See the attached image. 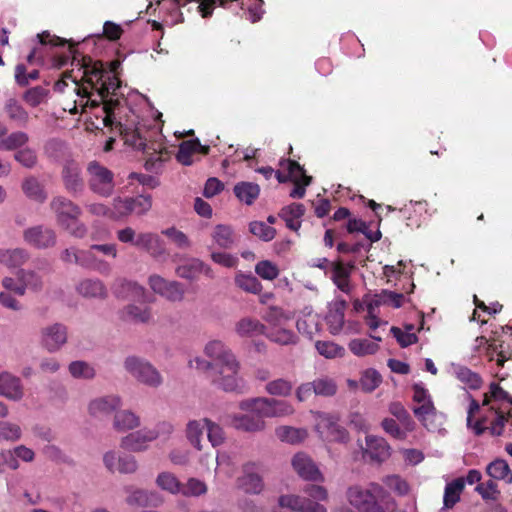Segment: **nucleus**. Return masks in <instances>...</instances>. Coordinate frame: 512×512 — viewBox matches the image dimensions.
Masks as SVG:
<instances>
[{
	"mask_svg": "<svg viewBox=\"0 0 512 512\" xmlns=\"http://www.w3.org/2000/svg\"><path fill=\"white\" fill-rule=\"evenodd\" d=\"M140 425V419L131 411H120L115 414L113 426L118 432L132 430Z\"/></svg>",
	"mask_w": 512,
	"mask_h": 512,
	"instance_id": "obj_38",
	"label": "nucleus"
},
{
	"mask_svg": "<svg viewBox=\"0 0 512 512\" xmlns=\"http://www.w3.org/2000/svg\"><path fill=\"white\" fill-rule=\"evenodd\" d=\"M501 333H499L497 330L492 331V336L489 337V339H486L485 337H481V340H486L488 342V352L489 354L493 355L494 353L497 355L496 362L499 366H503L504 363L512 358V349L510 343L512 342L511 335H506L505 328L500 327Z\"/></svg>",
	"mask_w": 512,
	"mask_h": 512,
	"instance_id": "obj_12",
	"label": "nucleus"
},
{
	"mask_svg": "<svg viewBox=\"0 0 512 512\" xmlns=\"http://www.w3.org/2000/svg\"><path fill=\"white\" fill-rule=\"evenodd\" d=\"M263 418L265 417L256 412H250L245 415H235L232 418V425L238 430L258 432L263 430L265 427Z\"/></svg>",
	"mask_w": 512,
	"mask_h": 512,
	"instance_id": "obj_25",
	"label": "nucleus"
},
{
	"mask_svg": "<svg viewBox=\"0 0 512 512\" xmlns=\"http://www.w3.org/2000/svg\"><path fill=\"white\" fill-rule=\"evenodd\" d=\"M276 434L281 441L291 444L302 442L308 435L305 429H298L289 426H282L276 430Z\"/></svg>",
	"mask_w": 512,
	"mask_h": 512,
	"instance_id": "obj_48",
	"label": "nucleus"
},
{
	"mask_svg": "<svg viewBox=\"0 0 512 512\" xmlns=\"http://www.w3.org/2000/svg\"><path fill=\"white\" fill-rule=\"evenodd\" d=\"M279 505L290 509V512H327L323 505L298 495H282L279 498Z\"/></svg>",
	"mask_w": 512,
	"mask_h": 512,
	"instance_id": "obj_16",
	"label": "nucleus"
},
{
	"mask_svg": "<svg viewBox=\"0 0 512 512\" xmlns=\"http://www.w3.org/2000/svg\"><path fill=\"white\" fill-rule=\"evenodd\" d=\"M351 268L352 266L347 267L341 262L334 263L332 268L331 279L333 280L337 288L346 294L350 293L351 291V285L349 280Z\"/></svg>",
	"mask_w": 512,
	"mask_h": 512,
	"instance_id": "obj_33",
	"label": "nucleus"
},
{
	"mask_svg": "<svg viewBox=\"0 0 512 512\" xmlns=\"http://www.w3.org/2000/svg\"><path fill=\"white\" fill-rule=\"evenodd\" d=\"M305 213V207L301 203H292L283 207L279 216L285 221L286 226L293 231L301 227V218Z\"/></svg>",
	"mask_w": 512,
	"mask_h": 512,
	"instance_id": "obj_28",
	"label": "nucleus"
},
{
	"mask_svg": "<svg viewBox=\"0 0 512 512\" xmlns=\"http://www.w3.org/2000/svg\"><path fill=\"white\" fill-rule=\"evenodd\" d=\"M312 177L306 174L304 168L299 172L295 179L291 182L294 184L293 189L290 191L289 196L294 199H301L305 196L306 187L310 185Z\"/></svg>",
	"mask_w": 512,
	"mask_h": 512,
	"instance_id": "obj_51",
	"label": "nucleus"
},
{
	"mask_svg": "<svg viewBox=\"0 0 512 512\" xmlns=\"http://www.w3.org/2000/svg\"><path fill=\"white\" fill-rule=\"evenodd\" d=\"M120 62L113 60L109 63L108 67H105L106 84L114 92L115 97L117 96V90L121 87V80L119 78Z\"/></svg>",
	"mask_w": 512,
	"mask_h": 512,
	"instance_id": "obj_57",
	"label": "nucleus"
},
{
	"mask_svg": "<svg viewBox=\"0 0 512 512\" xmlns=\"http://www.w3.org/2000/svg\"><path fill=\"white\" fill-rule=\"evenodd\" d=\"M121 406L120 398L117 396H104L94 399L89 404V413L95 418H104L113 413Z\"/></svg>",
	"mask_w": 512,
	"mask_h": 512,
	"instance_id": "obj_24",
	"label": "nucleus"
},
{
	"mask_svg": "<svg viewBox=\"0 0 512 512\" xmlns=\"http://www.w3.org/2000/svg\"><path fill=\"white\" fill-rule=\"evenodd\" d=\"M197 146H199V139H192L183 141L179 145L176 159L179 163L185 166H189L193 163L192 155L196 153Z\"/></svg>",
	"mask_w": 512,
	"mask_h": 512,
	"instance_id": "obj_45",
	"label": "nucleus"
},
{
	"mask_svg": "<svg viewBox=\"0 0 512 512\" xmlns=\"http://www.w3.org/2000/svg\"><path fill=\"white\" fill-rule=\"evenodd\" d=\"M73 69L65 72L75 84V92L81 98H86L85 106L96 108L103 105L106 116L103 119L106 127L112 126L114 110L120 105L110 86L106 84L105 66L103 62L90 56L73 57Z\"/></svg>",
	"mask_w": 512,
	"mask_h": 512,
	"instance_id": "obj_1",
	"label": "nucleus"
},
{
	"mask_svg": "<svg viewBox=\"0 0 512 512\" xmlns=\"http://www.w3.org/2000/svg\"><path fill=\"white\" fill-rule=\"evenodd\" d=\"M382 382V376L375 369L365 370L360 378L361 389L366 393L373 392Z\"/></svg>",
	"mask_w": 512,
	"mask_h": 512,
	"instance_id": "obj_52",
	"label": "nucleus"
},
{
	"mask_svg": "<svg viewBox=\"0 0 512 512\" xmlns=\"http://www.w3.org/2000/svg\"><path fill=\"white\" fill-rule=\"evenodd\" d=\"M389 412L397 419V421L405 428V430L413 431L415 422L409 412L400 402H392L389 405Z\"/></svg>",
	"mask_w": 512,
	"mask_h": 512,
	"instance_id": "obj_47",
	"label": "nucleus"
},
{
	"mask_svg": "<svg viewBox=\"0 0 512 512\" xmlns=\"http://www.w3.org/2000/svg\"><path fill=\"white\" fill-rule=\"evenodd\" d=\"M204 429H206V424H204L203 419L191 420L186 426V437L188 441L199 451L202 450L201 440Z\"/></svg>",
	"mask_w": 512,
	"mask_h": 512,
	"instance_id": "obj_42",
	"label": "nucleus"
},
{
	"mask_svg": "<svg viewBox=\"0 0 512 512\" xmlns=\"http://www.w3.org/2000/svg\"><path fill=\"white\" fill-rule=\"evenodd\" d=\"M4 111L7 117L19 126H24L28 122V112L15 98H10L6 101Z\"/></svg>",
	"mask_w": 512,
	"mask_h": 512,
	"instance_id": "obj_35",
	"label": "nucleus"
},
{
	"mask_svg": "<svg viewBox=\"0 0 512 512\" xmlns=\"http://www.w3.org/2000/svg\"><path fill=\"white\" fill-rule=\"evenodd\" d=\"M464 485L462 478H457L446 485L444 491V506L446 508H452L460 500Z\"/></svg>",
	"mask_w": 512,
	"mask_h": 512,
	"instance_id": "obj_43",
	"label": "nucleus"
},
{
	"mask_svg": "<svg viewBox=\"0 0 512 512\" xmlns=\"http://www.w3.org/2000/svg\"><path fill=\"white\" fill-rule=\"evenodd\" d=\"M61 181L64 189L73 197L83 194L86 187L82 166L75 159H65L61 165Z\"/></svg>",
	"mask_w": 512,
	"mask_h": 512,
	"instance_id": "obj_7",
	"label": "nucleus"
},
{
	"mask_svg": "<svg viewBox=\"0 0 512 512\" xmlns=\"http://www.w3.org/2000/svg\"><path fill=\"white\" fill-rule=\"evenodd\" d=\"M345 228L350 234L355 232L363 233L370 243L377 242L381 238V232L379 230L375 232L371 231L365 221L352 217V215L347 219Z\"/></svg>",
	"mask_w": 512,
	"mask_h": 512,
	"instance_id": "obj_34",
	"label": "nucleus"
},
{
	"mask_svg": "<svg viewBox=\"0 0 512 512\" xmlns=\"http://www.w3.org/2000/svg\"><path fill=\"white\" fill-rule=\"evenodd\" d=\"M292 466L297 474L305 479L310 481H322L323 477L316 464L312 461V459L304 454L297 453L292 459Z\"/></svg>",
	"mask_w": 512,
	"mask_h": 512,
	"instance_id": "obj_19",
	"label": "nucleus"
},
{
	"mask_svg": "<svg viewBox=\"0 0 512 512\" xmlns=\"http://www.w3.org/2000/svg\"><path fill=\"white\" fill-rule=\"evenodd\" d=\"M235 331L240 337H255L264 335L266 326L255 318L244 317L236 322Z\"/></svg>",
	"mask_w": 512,
	"mask_h": 512,
	"instance_id": "obj_30",
	"label": "nucleus"
},
{
	"mask_svg": "<svg viewBox=\"0 0 512 512\" xmlns=\"http://www.w3.org/2000/svg\"><path fill=\"white\" fill-rule=\"evenodd\" d=\"M349 504L358 512H395L396 502L378 483L350 486L346 493Z\"/></svg>",
	"mask_w": 512,
	"mask_h": 512,
	"instance_id": "obj_4",
	"label": "nucleus"
},
{
	"mask_svg": "<svg viewBox=\"0 0 512 512\" xmlns=\"http://www.w3.org/2000/svg\"><path fill=\"white\" fill-rule=\"evenodd\" d=\"M28 259V252L22 248L0 250V263L8 267H19L23 265Z\"/></svg>",
	"mask_w": 512,
	"mask_h": 512,
	"instance_id": "obj_39",
	"label": "nucleus"
},
{
	"mask_svg": "<svg viewBox=\"0 0 512 512\" xmlns=\"http://www.w3.org/2000/svg\"><path fill=\"white\" fill-rule=\"evenodd\" d=\"M204 351L206 356L214 360V363H206L211 382L227 392H242L245 385L238 377L240 364L233 352L220 340L207 343Z\"/></svg>",
	"mask_w": 512,
	"mask_h": 512,
	"instance_id": "obj_2",
	"label": "nucleus"
},
{
	"mask_svg": "<svg viewBox=\"0 0 512 512\" xmlns=\"http://www.w3.org/2000/svg\"><path fill=\"white\" fill-rule=\"evenodd\" d=\"M155 493L142 489H136L126 498L127 504L131 506L145 507L153 503Z\"/></svg>",
	"mask_w": 512,
	"mask_h": 512,
	"instance_id": "obj_58",
	"label": "nucleus"
},
{
	"mask_svg": "<svg viewBox=\"0 0 512 512\" xmlns=\"http://www.w3.org/2000/svg\"><path fill=\"white\" fill-rule=\"evenodd\" d=\"M210 238L212 241L210 248L229 250L238 242L239 236L236 234L232 226L227 224H217L212 228Z\"/></svg>",
	"mask_w": 512,
	"mask_h": 512,
	"instance_id": "obj_17",
	"label": "nucleus"
},
{
	"mask_svg": "<svg viewBox=\"0 0 512 512\" xmlns=\"http://www.w3.org/2000/svg\"><path fill=\"white\" fill-rule=\"evenodd\" d=\"M280 165L282 167H285L288 171L287 174H283L281 171H275L274 170V176L278 180L279 183H287L291 182L293 179H295L296 175L301 172L303 166H301L297 161L295 160H281Z\"/></svg>",
	"mask_w": 512,
	"mask_h": 512,
	"instance_id": "obj_49",
	"label": "nucleus"
},
{
	"mask_svg": "<svg viewBox=\"0 0 512 512\" xmlns=\"http://www.w3.org/2000/svg\"><path fill=\"white\" fill-rule=\"evenodd\" d=\"M176 274L184 279L196 280L200 274L213 279L215 274L212 268L198 258H192L176 268Z\"/></svg>",
	"mask_w": 512,
	"mask_h": 512,
	"instance_id": "obj_18",
	"label": "nucleus"
},
{
	"mask_svg": "<svg viewBox=\"0 0 512 512\" xmlns=\"http://www.w3.org/2000/svg\"><path fill=\"white\" fill-rule=\"evenodd\" d=\"M122 319L134 323H147L151 319V312L147 307L131 304L123 309Z\"/></svg>",
	"mask_w": 512,
	"mask_h": 512,
	"instance_id": "obj_41",
	"label": "nucleus"
},
{
	"mask_svg": "<svg viewBox=\"0 0 512 512\" xmlns=\"http://www.w3.org/2000/svg\"><path fill=\"white\" fill-rule=\"evenodd\" d=\"M149 285L151 289L172 302H179L184 298V288L177 281H167L159 275L149 277Z\"/></svg>",
	"mask_w": 512,
	"mask_h": 512,
	"instance_id": "obj_14",
	"label": "nucleus"
},
{
	"mask_svg": "<svg viewBox=\"0 0 512 512\" xmlns=\"http://www.w3.org/2000/svg\"><path fill=\"white\" fill-rule=\"evenodd\" d=\"M346 308L347 302L341 299L336 300L329 309L325 319L332 334L339 333L343 328Z\"/></svg>",
	"mask_w": 512,
	"mask_h": 512,
	"instance_id": "obj_27",
	"label": "nucleus"
},
{
	"mask_svg": "<svg viewBox=\"0 0 512 512\" xmlns=\"http://www.w3.org/2000/svg\"><path fill=\"white\" fill-rule=\"evenodd\" d=\"M23 238L26 243L38 249L52 247L56 243L54 230L42 225L26 229L23 233Z\"/></svg>",
	"mask_w": 512,
	"mask_h": 512,
	"instance_id": "obj_15",
	"label": "nucleus"
},
{
	"mask_svg": "<svg viewBox=\"0 0 512 512\" xmlns=\"http://www.w3.org/2000/svg\"><path fill=\"white\" fill-rule=\"evenodd\" d=\"M124 365L130 374L146 385L157 387L162 383L159 372L148 362H144L137 357H128Z\"/></svg>",
	"mask_w": 512,
	"mask_h": 512,
	"instance_id": "obj_9",
	"label": "nucleus"
},
{
	"mask_svg": "<svg viewBox=\"0 0 512 512\" xmlns=\"http://www.w3.org/2000/svg\"><path fill=\"white\" fill-rule=\"evenodd\" d=\"M24 194L31 200L43 203L47 199V193L37 178L30 176L22 183Z\"/></svg>",
	"mask_w": 512,
	"mask_h": 512,
	"instance_id": "obj_36",
	"label": "nucleus"
},
{
	"mask_svg": "<svg viewBox=\"0 0 512 512\" xmlns=\"http://www.w3.org/2000/svg\"><path fill=\"white\" fill-rule=\"evenodd\" d=\"M364 455L368 456L371 461L381 463L390 457L391 447L384 438L369 435L366 437Z\"/></svg>",
	"mask_w": 512,
	"mask_h": 512,
	"instance_id": "obj_21",
	"label": "nucleus"
},
{
	"mask_svg": "<svg viewBox=\"0 0 512 512\" xmlns=\"http://www.w3.org/2000/svg\"><path fill=\"white\" fill-rule=\"evenodd\" d=\"M510 405H512V396L498 383L492 382L482 402V406L486 409L473 425L475 435L480 436L489 430L491 435L501 436L506 423L512 416Z\"/></svg>",
	"mask_w": 512,
	"mask_h": 512,
	"instance_id": "obj_3",
	"label": "nucleus"
},
{
	"mask_svg": "<svg viewBox=\"0 0 512 512\" xmlns=\"http://www.w3.org/2000/svg\"><path fill=\"white\" fill-rule=\"evenodd\" d=\"M206 424L207 437L213 447H217L224 442L225 434L222 427L208 418H203Z\"/></svg>",
	"mask_w": 512,
	"mask_h": 512,
	"instance_id": "obj_59",
	"label": "nucleus"
},
{
	"mask_svg": "<svg viewBox=\"0 0 512 512\" xmlns=\"http://www.w3.org/2000/svg\"><path fill=\"white\" fill-rule=\"evenodd\" d=\"M119 127L125 144L150 156V160L163 161L165 159L164 156H168V151L166 148L159 147L158 149L150 146L138 128H124L121 123H119Z\"/></svg>",
	"mask_w": 512,
	"mask_h": 512,
	"instance_id": "obj_8",
	"label": "nucleus"
},
{
	"mask_svg": "<svg viewBox=\"0 0 512 512\" xmlns=\"http://www.w3.org/2000/svg\"><path fill=\"white\" fill-rule=\"evenodd\" d=\"M67 341V330L62 324H54L42 330V344L50 352L58 350Z\"/></svg>",
	"mask_w": 512,
	"mask_h": 512,
	"instance_id": "obj_22",
	"label": "nucleus"
},
{
	"mask_svg": "<svg viewBox=\"0 0 512 512\" xmlns=\"http://www.w3.org/2000/svg\"><path fill=\"white\" fill-rule=\"evenodd\" d=\"M242 471L243 475L237 479L238 488L248 494H259L264 488L260 465L249 462L243 465Z\"/></svg>",
	"mask_w": 512,
	"mask_h": 512,
	"instance_id": "obj_13",
	"label": "nucleus"
},
{
	"mask_svg": "<svg viewBox=\"0 0 512 512\" xmlns=\"http://www.w3.org/2000/svg\"><path fill=\"white\" fill-rule=\"evenodd\" d=\"M315 428L321 438L329 442H346L349 438L347 430L339 424L338 419L327 413L318 416Z\"/></svg>",
	"mask_w": 512,
	"mask_h": 512,
	"instance_id": "obj_10",
	"label": "nucleus"
},
{
	"mask_svg": "<svg viewBox=\"0 0 512 512\" xmlns=\"http://www.w3.org/2000/svg\"><path fill=\"white\" fill-rule=\"evenodd\" d=\"M457 378L467 384L471 389H478L481 386L482 380L480 376L467 367L460 366L455 370Z\"/></svg>",
	"mask_w": 512,
	"mask_h": 512,
	"instance_id": "obj_61",
	"label": "nucleus"
},
{
	"mask_svg": "<svg viewBox=\"0 0 512 512\" xmlns=\"http://www.w3.org/2000/svg\"><path fill=\"white\" fill-rule=\"evenodd\" d=\"M314 394L320 396H333L337 391L336 383L329 378H318L312 381Z\"/></svg>",
	"mask_w": 512,
	"mask_h": 512,
	"instance_id": "obj_64",
	"label": "nucleus"
},
{
	"mask_svg": "<svg viewBox=\"0 0 512 512\" xmlns=\"http://www.w3.org/2000/svg\"><path fill=\"white\" fill-rule=\"evenodd\" d=\"M157 436L158 433L153 430H138L122 438L121 447L129 451L139 452L145 450L147 444L155 440Z\"/></svg>",
	"mask_w": 512,
	"mask_h": 512,
	"instance_id": "obj_20",
	"label": "nucleus"
},
{
	"mask_svg": "<svg viewBox=\"0 0 512 512\" xmlns=\"http://www.w3.org/2000/svg\"><path fill=\"white\" fill-rule=\"evenodd\" d=\"M112 291L116 297L122 299H139L144 295L142 286L123 278L115 280Z\"/></svg>",
	"mask_w": 512,
	"mask_h": 512,
	"instance_id": "obj_26",
	"label": "nucleus"
},
{
	"mask_svg": "<svg viewBox=\"0 0 512 512\" xmlns=\"http://www.w3.org/2000/svg\"><path fill=\"white\" fill-rule=\"evenodd\" d=\"M50 208L56 215L57 223L64 229H69V221L79 219L81 208L65 196H55L50 202Z\"/></svg>",
	"mask_w": 512,
	"mask_h": 512,
	"instance_id": "obj_11",
	"label": "nucleus"
},
{
	"mask_svg": "<svg viewBox=\"0 0 512 512\" xmlns=\"http://www.w3.org/2000/svg\"><path fill=\"white\" fill-rule=\"evenodd\" d=\"M88 187L94 194L108 198L114 193L115 175L99 161L92 160L87 164Z\"/></svg>",
	"mask_w": 512,
	"mask_h": 512,
	"instance_id": "obj_5",
	"label": "nucleus"
},
{
	"mask_svg": "<svg viewBox=\"0 0 512 512\" xmlns=\"http://www.w3.org/2000/svg\"><path fill=\"white\" fill-rule=\"evenodd\" d=\"M265 389L270 395L286 397L291 394L293 385L290 381L279 378L268 382Z\"/></svg>",
	"mask_w": 512,
	"mask_h": 512,
	"instance_id": "obj_54",
	"label": "nucleus"
},
{
	"mask_svg": "<svg viewBox=\"0 0 512 512\" xmlns=\"http://www.w3.org/2000/svg\"><path fill=\"white\" fill-rule=\"evenodd\" d=\"M0 395L18 401L24 395L20 378L8 373H0Z\"/></svg>",
	"mask_w": 512,
	"mask_h": 512,
	"instance_id": "obj_23",
	"label": "nucleus"
},
{
	"mask_svg": "<svg viewBox=\"0 0 512 512\" xmlns=\"http://www.w3.org/2000/svg\"><path fill=\"white\" fill-rule=\"evenodd\" d=\"M29 138L25 132L17 131L0 140V149L15 150L28 142Z\"/></svg>",
	"mask_w": 512,
	"mask_h": 512,
	"instance_id": "obj_56",
	"label": "nucleus"
},
{
	"mask_svg": "<svg viewBox=\"0 0 512 512\" xmlns=\"http://www.w3.org/2000/svg\"><path fill=\"white\" fill-rule=\"evenodd\" d=\"M239 407L243 411L260 413L264 417H282L294 412L293 406L287 401L265 397L244 400Z\"/></svg>",
	"mask_w": 512,
	"mask_h": 512,
	"instance_id": "obj_6",
	"label": "nucleus"
},
{
	"mask_svg": "<svg viewBox=\"0 0 512 512\" xmlns=\"http://www.w3.org/2000/svg\"><path fill=\"white\" fill-rule=\"evenodd\" d=\"M235 284L243 291L252 294H259L262 290V284L260 281L255 276L250 274H237L235 277Z\"/></svg>",
	"mask_w": 512,
	"mask_h": 512,
	"instance_id": "obj_50",
	"label": "nucleus"
},
{
	"mask_svg": "<svg viewBox=\"0 0 512 512\" xmlns=\"http://www.w3.org/2000/svg\"><path fill=\"white\" fill-rule=\"evenodd\" d=\"M48 95V89L42 86H35L24 92L23 100L31 107H37L47 99Z\"/></svg>",
	"mask_w": 512,
	"mask_h": 512,
	"instance_id": "obj_53",
	"label": "nucleus"
},
{
	"mask_svg": "<svg viewBox=\"0 0 512 512\" xmlns=\"http://www.w3.org/2000/svg\"><path fill=\"white\" fill-rule=\"evenodd\" d=\"M234 193L240 201L251 205L258 198L260 188L255 183L240 182L234 186Z\"/></svg>",
	"mask_w": 512,
	"mask_h": 512,
	"instance_id": "obj_40",
	"label": "nucleus"
},
{
	"mask_svg": "<svg viewBox=\"0 0 512 512\" xmlns=\"http://www.w3.org/2000/svg\"><path fill=\"white\" fill-rule=\"evenodd\" d=\"M348 347L356 356L372 355L379 349V345L369 339H353Z\"/></svg>",
	"mask_w": 512,
	"mask_h": 512,
	"instance_id": "obj_46",
	"label": "nucleus"
},
{
	"mask_svg": "<svg viewBox=\"0 0 512 512\" xmlns=\"http://www.w3.org/2000/svg\"><path fill=\"white\" fill-rule=\"evenodd\" d=\"M266 337L280 345L295 344L298 340L297 335L289 329L280 328L278 326L273 327L269 332L265 331Z\"/></svg>",
	"mask_w": 512,
	"mask_h": 512,
	"instance_id": "obj_44",
	"label": "nucleus"
},
{
	"mask_svg": "<svg viewBox=\"0 0 512 512\" xmlns=\"http://www.w3.org/2000/svg\"><path fill=\"white\" fill-rule=\"evenodd\" d=\"M134 246L156 256L162 253L161 240L153 233H140L137 235Z\"/></svg>",
	"mask_w": 512,
	"mask_h": 512,
	"instance_id": "obj_32",
	"label": "nucleus"
},
{
	"mask_svg": "<svg viewBox=\"0 0 512 512\" xmlns=\"http://www.w3.org/2000/svg\"><path fill=\"white\" fill-rule=\"evenodd\" d=\"M249 231L263 241H271L276 235V230L262 221L251 222Z\"/></svg>",
	"mask_w": 512,
	"mask_h": 512,
	"instance_id": "obj_63",
	"label": "nucleus"
},
{
	"mask_svg": "<svg viewBox=\"0 0 512 512\" xmlns=\"http://www.w3.org/2000/svg\"><path fill=\"white\" fill-rule=\"evenodd\" d=\"M18 280L21 282V286H24V292L26 289L39 291L43 286L41 277L33 271L20 270Z\"/></svg>",
	"mask_w": 512,
	"mask_h": 512,
	"instance_id": "obj_55",
	"label": "nucleus"
},
{
	"mask_svg": "<svg viewBox=\"0 0 512 512\" xmlns=\"http://www.w3.org/2000/svg\"><path fill=\"white\" fill-rule=\"evenodd\" d=\"M318 353L326 358H334L344 355V348L331 341H317L315 343Z\"/></svg>",
	"mask_w": 512,
	"mask_h": 512,
	"instance_id": "obj_62",
	"label": "nucleus"
},
{
	"mask_svg": "<svg viewBox=\"0 0 512 512\" xmlns=\"http://www.w3.org/2000/svg\"><path fill=\"white\" fill-rule=\"evenodd\" d=\"M157 485L170 493H180L182 484L175 475L169 472L160 473L156 480Z\"/></svg>",
	"mask_w": 512,
	"mask_h": 512,
	"instance_id": "obj_60",
	"label": "nucleus"
},
{
	"mask_svg": "<svg viewBox=\"0 0 512 512\" xmlns=\"http://www.w3.org/2000/svg\"><path fill=\"white\" fill-rule=\"evenodd\" d=\"M403 300V294L382 290L380 293L373 296L371 301L367 304V310L369 314H372L374 308L380 305H391L394 308H399L402 306Z\"/></svg>",
	"mask_w": 512,
	"mask_h": 512,
	"instance_id": "obj_29",
	"label": "nucleus"
},
{
	"mask_svg": "<svg viewBox=\"0 0 512 512\" xmlns=\"http://www.w3.org/2000/svg\"><path fill=\"white\" fill-rule=\"evenodd\" d=\"M487 474L495 480H503L505 483H512V471L504 459L492 461L486 468Z\"/></svg>",
	"mask_w": 512,
	"mask_h": 512,
	"instance_id": "obj_37",
	"label": "nucleus"
},
{
	"mask_svg": "<svg viewBox=\"0 0 512 512\" xmlns=\"http://www.w3.org/2000/svg\"><path fill=\"white\" fill-rule=\"evenodd\" d=\"M77 291L87 298H105L107 296V289L99 279L82 280L77 286Z\"/></svg>",
	"mask_w": 512,
	"mask_h": 512,
	"instance_id": "obj_31",
	"label": "nucleus"
}]
</instances>
